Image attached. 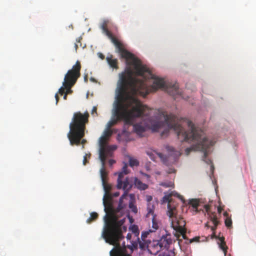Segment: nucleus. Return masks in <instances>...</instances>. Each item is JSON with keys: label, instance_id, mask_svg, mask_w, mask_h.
Here are the masks:
<instances>
[{"label": "nucleus", "instance_id": "obj_1", "mask_svg": "<svg viewBox=\"0 0 256 256\" xmlns=\"http://www.w3.org/2000/svg\"><path fill=\"white\" fill-rule=\"evenodd\" d=\"M113 44L116 47V52L122 58L126 60L127 64L133 66L136 74L142 77V79L134 77V72L130 68H128L126 72L121 74L120 84L116 97V113L124 120L126 124L133 126L134 132L138 135L142 136V134L148 128H150L152 130L153 124L164 122L163 114L168 116H175L168 115L164 112L158 111V119L156 122H152L150 126L142 122L134 124L136 118L150 114L146 112V110H149L148 108L143 104L134 96L140 95L145 97L149 93L155 92L158 89L164 90L173 96H181L182 93L178 90L177 84H166L164 78L152 74L146 66L142 64L140 60L125 48L122 42L114 34ZM166 125H164L161 126L158 132L164 129L161 133V136H164L168 134L166 133Z\"/></svg>", "mask_w": 256, "mask_h": 256}, {"label": "nucleus", "instance_id": "obj_2", "mask_svg": "<svg viewBox=\"0 0 256 256\" xmlns=\"http://www.w3.org/2000/svg\"><path fill=\"white\" fill-rule=\"evenodd\" d=\"M163 116L164 122H158L153 124L152 126V130L158 131L161 126L164 125L167 126L166 133L168 134L170 130L174 129L177 134L178 138L181 141L194 142L196 143L195 144L185 150V154L186 156H188L193 150L203 152V160L206 161V162L208 163L205 159L208 154L207 150L210 146L214 144L213 142L204 136V132L200 129L196 128L190 120L182 119L184 122L186 123L188 126V131H186L180 124L181 120H178L177 116H168L164 114H163Z\"/></svg>", "mask_w": 256, "mask_h": 256}, {"label": "nucleus", "instance_id": "obj_3", "mask_svg": "<svg viewBox=\"0 0 256 256\" xmlns=\"http://www.w3.org/2000/svg\"><path fill=\"white\" fill-rule=\"evenodd\" d=\"M112 136V118L108 121L106 130L98 140L99 158L102 164L100 172L104 192L102 198L105 212L104 222H112V184L108 183V172L105 167L106 160H108L110 166H112V146L108 144Z\"/></svg>", "mask_w": 256, "mask_h": 256}, {"label": "nucleus", "instance_id": "obj_4", "mask_svg": "<svg viewBox=\"0 0 256 256\" xmlns=\"http://www.w3.org/2000/svg\"><path fill=\"white\" fill-rule=\"evenodd\" d=\"M129 172L128 166L126 164L124 166L122 172L118 174L116 186L118 189H122L124 192L120 198L117 208L114 207L115 213L120 212L126 206L127 204L124 200H127L128 192L132 189L134 184L138 189L141 190L148 188V184L142 183L137 178L127 176L126 174Z\"/></svg>", "mask_w": 256, "mask_h": 256}, {"label": "nucleus", "instance_id": "obj_5", "mask_svg": "<svg viewBox=\"0 0 256 256\" xmlns=\"http://www.w3.org/2000/svg\"><path fill=\"white\" fill-rule=\"evenodd\" d=\"M90 114L88 112L82 113L77 112L74 114L71 122L70 124V131L68 138L70 144H78L80 140L84 136L86 124L88 122Z\"/></svg>", "mask_w": 256, "mask_h": 256}, {"label": "nucleus", "instance_id": "obj_6", "mask_svg": "<svg viewBox=\"0 0 256 256\" xmlns=\"http://www.w3.org/2000/svg\"><path fill=\"white\" fill-rule=\"evenodd\" d=\"M114 201L113 200V256H132L126 252V248L130 249L132 252L137 249L139 242L136 239L131 242V245L125 244L122 241L124 236L120 226H117V213H115L114 208Z\"/></svg>", "mask_w": 256, "mask_h": 256}, {"label": "nucleus", "instance_id": "obj_7", "mask_svg": "<svg viewBox=\"0 0 256 256\" xmlns=\"http://www.w3.org/2000/svg\"><path fill=\"white\" fill-rule=\"evenodd\" d=\"M81 64L80 61L77 60L72 69L69 70L66 74L64 81L62 86L58 90V94L63 95L71 94L72 92V88L76 83L78 79L80 76Z\"/></svg>", "mask_w": 256, "mask_h": 256}, {"label": "nucleus", "instance_id": "obj_8", "mask_svg": "<svg viewBox=\"0 0 256 256\" xmlns=\"http://www.w3.org/2000/svg\"><path fill=\"white\" fill-rule=\"evenodd\" d=\"M171 196V194H166L162 198L163 202H168L167 215L170 217V218H172L174 216H176L177 213L176 206L172 204L171 203L170 199Z\"/></svg>", "mask_w": 256, "mask_h": 256}, {"label": "nucleus", "instance_id": "obj_9", "mask_svg": "<svg viewBox=\"0 0 256 256\" xmlns=\"http://www.w3.org/2000/svg\"><path fill=\"white\" fill-rule=\"evenodd\" d=\"M172 219V226L174 230H175V232L174 233V236L177 238V240L180 242H182V240H180V238L181 236V234L180 232H178V227H180L181 224V220H183L182 218H178L176 216H174L172 218H170Z\"/></svg>", "mask_w": 256, "mask_h": 256}, {"label": "nucleus", "instance_id": "obj_10", "mask_svg": "<svg viewBox=\"0 0 256 256\" xmlns=\"http://www.w3.org/2000/svg\"><path fill=\"white\" fill-rule=\"evenodd\" d=\"M172 243V240L170 234L163 235L158 241V244L161 248H168Z\"/></svg>", "mask_w": 256, "mask_h": 256}, {"label": "nucleus", "instance_id": "obj_11", "mask_svg": "<svg viewBox=\"0 0 256 256\" xmlns=\"http://www.w3.org/2000/svg\"><path fill=\"white\" fill-rule=\"evenodd\" d=\"M150 232L149 230L148 231L142 232L141 236L142 240H140L138 237L137 238V240L139 242L140 248V249H144L150 242V240H146V238L148 237V236L150 234Z\"/></svg>", "mask_w": 256, "mask_h": 256}, {"label": "nucleus", "instance_id": "obj_12", "mask_svg": "<svg viewBox=\"0 0 256 256\" xmlns=\"http://www.w3.org/2000/svg\"><path fill=\"white\" fill-rule=\"evenodd\" d=\"M109 21L104 20L100 24V28L104 34L108 36V38L112 41V33L108 28Z\"/></svg>", "mask_w": 256, "mask_h": 256}, {"label": "nucleus", "instance_id": "obj_13", "mask_svg": "<svg viewBox=\"0 0 256 256\" xmlns=\"http://www.w3.org/2000/svg\"><path fill=\"white\" fill-rule=\"evenodd\" d=\"M128 196L130 198L128 204V207L131 210L132 212L136 214L138 212V209L136 206L135 205V194H130Z\"/></svg>", "mask_w": 256, "mask_h": 256}, {"label": "nucleus", "instance_id": "obj_14", "mask_svg": "<svg viewBox=\"0 0 256 256\" xmlns=\"http://www.w3.org/2000/svg\"><path fill=\"white\" fill-rule=\"evenodd\" d=\"M186 222L184 220H181V224L180 227H178V230L181 234L183 239H186V228H185Z\"/></svg>", "mask_w": 256, "mask_h": 256}, {"label": "nucleus", "instance_id": "obj_15", "mask_svg": "<svg viewBox=\"0 0 256 256\" xmlns=\"http://www.w3.org/2000/svg\"><path fill=\"white\" fill-rule=\"evenodd\" d=\"M210 220L212 222L214 226L211 228V230L212 232H214L216 228L218 225L219 224V222L218 220L217 216L215 214H212L210 216Z\"/></svg>", "mask_w": 256, "mask_h": 256}, {"label": "nucleus", "instance_id": "obj_16", "mask_svg": "<svg viewBox=\"0 0 256 256\" xmlns=\"http://www.w3.org/2000/svg\"><path fill=\"white\" fill-rule=\"evenodd\" d=\"M98 217V214L96 212H92L90 214V217L86 220L88 224H90L92 222L96 220Z\"/></svg>", "mask_w": 256, "mask_h": 256}, {"label": "nucleus", "instance_id": "obj_17", "mask_svg": "<svg viewBox=\"0 0 256 256\" xmlns=\"http://www.w3.org/2000/svg\"><path fill=\"white\" fill-rule=\"evenodd\" d=\"M158 228V224L155 218V216H153L152 219V228L149 230L150 232H154Z\"/></svg>", "mask_w": 256, "mask_h": 256}, {"label": "nucleus", "instance_id": "obj_18", "mask_svg": "<svg viewBox=\"0 0 256 256\" xmlns=\"http://www.w3.org/2000/svg\"><path fill=\"white\" fill-rule=\"evenodd\" d=\"M188 204H190L196 211L198 212V208L199 206V200L197 199H192L190 200Z\"/></svg>", "mask_w": 256, "mask_h": 256}, {"label": "nucleus", "instance_id": "obj_19", "mask_svg": "<svg viewBox=\"0 0 256 256\" xmlns=\"http://www.w3.org/2000/svg\"><path fill=\"white\" fill-rule=\"evenodd\" d=\"M154 206L153 204H152L151 202H148V206H147V210H148V214H146V216L148 217L150 214L152 215L154 214Z\"/></svg>", "mask_w": 256, "mask_h": 256}, {"label": "nucleus", "instance_id": "obj_20", "mask_svg": "<svg viewBox=\"0 0 256 256\" xmlns=\"http://www.w3.org/2000/svg\"><path fill=\"white\" fill-rule=\"evenodd\" d=\"M224 215L226 216V218L224 220L225 225L228 228H230L232 226V219L228 217V214L227 212H224Z\"/></svg>", "mask_w": 256, "mask_h": 256}, {"label": "nucleus", "instance_id": "obj_21", "mask_svg": "<svg viewBox=\"0 0 256 256\" xmlns=\"http://www.w3.org/2000/svg\"><path fill=\"white\" fill-rule=\"evenodd\" d=\"M129 164L131 167H133L134 166H138L139 164V162L137 160L130 157Z\"/></svg>", "mask_w": 256, "mask_h": 256}, {"label": "nucleus", "instance_id": "obj_22", "mask_svg": "<svg viewBox=\"0 0 256 256\" xmlns=\"http://www.w3.org/2000/svg\"><path fill=\"white\" fill-rule=\"evenodd\" d=\"M158 154L164 164L166 165L168 164V157L166 156L162 153H158Z\"/></svg>", "mask_w": 256, "mask_h": 256}, {"label": "nucleus", "instance_id": "obj_23", "mask_svg": "<svg viewBox=\"0 0 256 256\" xmlns=\"http://www.w3.org/2000/svg\"><path fill=\"white\" fill-rule=\"evenodd\" d=\"M219 245L220 248L222 250L224 254V255L226 256L227 252V250H228V246H226V242H222V243H218Z\"/></svg>", "mask_w": 256, "mask_h": 256}, {"label": "nucleus", "instance_id": "obj_24", "mask_svg": "<svg viewBox=\"0 0 256 256\" xmlns=\"http://www.w3.org/2000/svg\"><path fill=\"white\" fill-rule=\"evenodd\" d=\"M132 232L134 234L136 237L138 238L139 235V230L138 226H134L132 228Z\"/></svg>", "mask_w": 256, "mask_h": 256}, {"label": "nucleus", "instance_id": "obj_25", "mask_svg": "<svg viewBox=\"0 0 256 256\" xmlns=\"http://www.w3.org/2000/svg\"><path fill=\"white\" fill-rule=\"evenodd\" d=\"M106 60L110 66L112 68V55L110 54V56H108L106 57Z\"/></svg>", "mask_w": 256, "mask_h": 256}, {"label": "nucleus", "instance_id": "obj_26", "mask_svg": "<svg viewBox=\"0 0 256 256\" xmlns=\"http://www.w3.org/2000/svg\"><path fill=\"white\" fill-rule=\"evenodd\" d=\"M97 107L94 106L93 107L92 109V114L94 116H98V114H97Z\"/></svg>", "mask_w": 256, "mask_h": 256}, {"label": "nucleus", "instance_id": "obj_27", "mask_svg": "<svg viewBox=\"0 0 256 256\" xmlns=\"http://www.w3.org/2000/svg\"><path fill=\"white\" fill-rule=\"evenodd\" d=\"M87 141L86 139H82V138L80 140V143L77 144H74V145H76V146H79L80 144H82V148H84V144L86 143Z\"/></svg>", "mask_w": 256, "mask_h": 256}, {"label": "nucleus", "instance_id": "obj_28", "mask_svg": "<svg viewBox=\"0 0 256 256\" xmlns=\"http://www.w3.org/2000/svg\"><path fill=\"white\" fill-rule=\"evenodd\" d=\"M118 68V61L116 59H113V69Z\"/></svg>", "mask_w": 256, "mask_h": 256}, {"label": "nucleus", "instance_id": "obj_29", "mask_svg": "<svg viewBox=\"0 0 256 256\" xmlns=\"http://www.w3.org/2000/svg\"><path fill=\"white\" fill-rule=\"evenodd\" d=\"M200 238V237H195L190 240V242H198Z\"/></svg>", "mask_w": 256, "mask_h": 256}, {"label": "nucleus", "instance_id": "obj_30", "mask_svg": "<svg viewBox=\"0 0 256 256\" xmlns=\"http://www.w3.org/2000/svg\"><path fill=\"white\" fill-rule=\"evenodd\" d=\"M98 58H100L102 60H104L105 58L104 56L101 52H98Z\"/></svg>", "mask_w": 256, "mask_h": 256}, {"label": "nucleus", "instance_id": "obj_31", "mask_svg": "<svg viewBox=\"0 0 256 256\" xmlns=\"http://www.w3.org/2000/svg\"><path fill=\"white\" fill-rule=\"evenodd\" d=\"M88 162L86 160V155H85L84 157L83 164L86 165Z\"/></svg>", "mask_w": 256, "mask_h": 256}, {"label": "nucleus", "instance_id": "obj_32", "mask_svg": "<svg viewBox=\"0 0 256 256\" xmlns=\"http://www.w3.org/2000/svg\"><path fill=\"white\" fill-rule=\"evenodd\" d=\"M82 40V38L81 36L78 38L76 39V41L77 43H80V46H82L81 44V40Z\"/></svg>", "mask_w": 256, "mask_h": 256}, {"label": "nucleus", "instance_id": "obj_33", "mask_svg": "<svg viewBox=\"0 0 256 256\" xmlns=\"http://www.w3.org/2000/svg\"><path fill=\"white\" fill-rule=\"evenodd\" d=\"M218 239L220 241V243H222V242H225V241H224V236H222V237H219L218 238Z\"/></svg>", "mask_w": 256, "mask_h": 256}, {"label": "nucleus", "instance_id": "obj_34", "mask_svg": "<svg viewBox=\"0 0 256 256\" xmlns=\"http://www.w3.org/2000/svg\"><path fill=\"white\" fill-rule=\"evenodd\" d=\"M152 198V196H147V201L148 202V203L151 202Z\"/></svg>", "mask_w": 256, "mask_h": 256}, {"label": "nucleus", "instance_id": "obj_35", "mask_svg": "<svg viewBox=\"0 0 256 256\" xmlns=\"http://www.w3.org/2000/svg\"><path fill=\"white\" fill-rule=\"evenodd\" d=\"M55 98H56V104H57L58 102V100H59V97H58V93H56L55 94Z\"/></svg>", "mask_w": 256, "mask_h": 256}, {"label": "nucleus", "instance_id": "obj_36", "mask_svg": "<svg viewBox=\"0 0 256 256\" xmlns=\"http://www.w3.org/2000/svg\"><path fill=\"white\" fill-rule=\"evenodd\" d=\"M160 185L166 188L170 186V184H167L165 182L162 183Z\"/></svg>", "mask_w": 256, "mask_h": 256}, {"label": "nucleus", "instance_id": "obj_37", "mask_svg": "<svg viewBox=\"0 0 256 256\" xmlns=\"http://www.w3.org/2000/svg\"><path fill=\"white\" fill-rule=\"evenodd\" d=\"M204 208L206 212H208L210 210V206L208 205H204Z\"/></svg>", "mask_w": 256, "mask_h": 256}, {"label": "nucleus", "instance_id": "obj_38", "mask_svg": "<svg viewBox=\"0 0 256 256\" xmlns=\"http://www.w3.org/2000/svg\"><path fill=\"white\" fill-rule=\"evenodd\" d=\"M119 196V193L118 192H113V197H117Z\"/></svg>", "mask_w": 256, "mask_h": 256}, {"label": "nucleus", "instance_id": "obj_39", "mask_svg": "<svg viewBox=\"0 0 256 256\" xmlns=\"http://www.w3.org/2000/svg\"><path fill=\"white\" fill-rule=\"evenodd\" d=\"M132 238V235L128 233L127 234V236H126V238L128 240H130Z\"/></svg>", "mask_w": 256, "mask_h": 256}, {"label": "nucleus", "instance_id": "obj_40", "mask_svg": "<svg viewBox=\"0 0 256 256\" xmlns=\"http://www.w3.org/2000/svg\"><path fill=\"white\" fill-rule=\"evenodd\" d=\"M168 150H170V151H173L174 150V148L172 147L168 146Z\"/></svg>", "mask_w": 256, "mask_h": 256}, {"label": "nucleus", "instance_id": "obj_41", "mask_svg": "<svg viewBox=\"0 0 256 256\" xmlns=\"http://www.w3.org/2000/svg\"><path fill=\"white\" fill-rule=\"evenodd\" d=\"M74 47H75L76 50L78 48V44H76V43L75 44Z\"/></svg>", "mask_w": 256, "mask_h": 256}, {"label": "nucleus", "instance_id": "obj_42", "mask_svg": "<svg viewBox=\"0 0 256 256\" xmlns=\"http://www.w3.org/2000/svg\"><path fill=\"white\" fill-rule=\"evenodd\" d=\"M64 100H66L67 99V95H68V94H66V93H64Z\"/></svg>", "mask_w": 256, "mask_h": 256}, {"label": "nucleus", "instance_id": "obj_43", "mask_svg": "<svg viewBox=\"0 0 256 256\" xmlns=\"http://www.w3.org/2000/svg\"><path fill=\"white\" fill-rule=\"evenodd\" d=\"M112 122H113V125H114L116 122V120H115L114 116H113V121H112Z\"/></svg>", "mask_w": 256, "mask_h": 256}, {"label": "nucleus", "instance_id": "obj_44", "mask_svg": "<svg viewBox=\"0 0 256 256\" xmlns=\"http://www.w3.org/2000/svg\"><path fill=\"white\" fill-rule=\"evenodd\" d=\"M117 148V146L113 144V151Z\"/></svg>", "mask_w": 256, "mask_h": 256}, {"label": "nucleus", "instance_id": "obj_45", "mask_svg": "<svg viewBox=\"0 0 256 256\" xmlns=\"http://www.w3.org/2000/svg\"><path fill=\"white\" fill-rule=\"evenodd\" d=\"M218 212L219 213H220V212H222V209H221V208H218Z\"/></svg>", "mask_w": 256, "mask_h": 256}, {"label": "nucleus", "instance_id": "obj_46", "mask_svg": "<svg viewBox=\"0 0 256 256\" xmlns=\"http://www.w3.org/2000/svg\"><path fill=\"white\" fill-rule=\"evenodd\" d=\"M110 256H112V250L110 251Z\"/></svg>", "mask_w": 256, "mask_h": 256}, {"label": "nucleus", "instance_id": "obj_47", "mask_svg": "<svg viewBox=\"0 0 256 256\" xmlns=\"http://www.w3.org/2000/svg\"><path fill=\"white\" fill-rule=\"evenodd\" d=\"M90 80H91L92 81V82H95V80H94V78H90Z\"/></svg>", "mask_w": 256, "mask_h": 256}, {"label": "nucleus", "instance_id": "obj_48", "mask_svg": "<svg viewBox=\"0 0 256 256\" xmlns=\"http://www.w3.org/2000/svg\"><path fill=\"white\" fill-rule=\"evenodd\" d=\"M112 132H113V134H114V133H116V132H115V130H114V129H113Z\"/></svg>", "mask_w": 256, "mask_h": 256}, {"label": "nucleus", "instance_id": "obj_49", "mask_svg": "<svg viewBox=\"0 0 256 256\" xmlns=\"http://www.w3.org/2000/svg\"><path fill=\"white\" fill-rule=\"evenodd\" d=\"M112 162H113V164H114L115 162V161L113 160Z\"/></svg>", "mask_w": 256, "mask_h": 256}, {"label": "nucleus", "instance_id": "obj_50", "mask_svg": "<svg viewBox=\"0 0 256 256\" xmlns=\"http://www.w3.org/2000/svg\"><path fill=\"white\" fill-rule=\"evenodd\" d=\"M148 154H150L148 152ZM150 156H151V155L150 154Z\"/></svg>", "mask_w": 256, "mask_h": 256}]
</instances>
